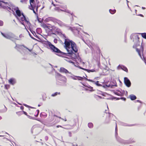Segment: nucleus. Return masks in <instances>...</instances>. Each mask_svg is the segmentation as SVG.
Instances as JSON below:
<instances>
[{"label":"nucleus","instance_id":"f257e3e1","mask_svg":"<svg viewBox=\"0 0 146 146\" xmlns=\"http://www.w3.org/2000/svg\"><path fill=\"white\" fill-rule=\"evenodd\" d=\"M64 48L67 50L68 53L72 54L74 52L76 53L78 51V48L75 43L68 38H65L64 42Z\"/></svg>","mask_w":146,"mask_h":146},{"label":"nucleus","instance_id":"f03ea898","mask_svg":"<svg viewBox=\"0 0 146 146\" xmlns=\"http://www.w3.org/2000/svg\"><path fill=\"white\" fill-rule=\"evenodd\" d=\"M135 40H134L133 41L135 42L136 43H134L133 46V48L135 49L139 55L141 57V53L143 52L144 50L143 48L141 45L140 44L138 36H135Z\"/></svg>","mask_w":146,"mask_h":146},{"label":"nucleus","instance_id":"7ed1b4c3","mask_svg":"<svg viewBox=\"0 0 146 146\" xmlns=\"http://www.w3.org/2000/svg\"><path fill=\"white\" fill-rule=\"evenodd\" d=\"M47 44L52 51L53 52L57 53L59 56L64 55L66 54L65 53L62 52L58 48L56 47L55 46L52 44L50 42H48Z\"/></svg>","mask_w":146,"mask_h":146},{"label":"nucleus","instance_id":"20e7f679","mask_svg":"<svg viewBox=\"0 0 146 146\" xmlns=\"http://www.w3.org/2000/svg\"><path fill=\"white\" fill-rule=\"evenodd\" d=\"M2 35L5 38L13 41L17 39V37L13 33L9 32L4 34L2 32H1Z\"/></svg>","mask_w":146,"mask_h":146},{"label":"nucleus","instance_id":"39448f33","mask_svg":"<svg viewBox=\"0 0 146 146\" xmlns=\"http://www.w3.org/2000/svg\"><path fill=\"white\" fill-rule=\"evenodd\" d=\"M58 117L55 115H52L50 119V122H53L55 123H59L60 121L58 119Z\"/></svg>","mask_w":146,"mask_h":146},{"label":"nucleus","instance_id":"423d86ee","mask_svg":"<svg viewBox=\"0 0 146 146\" xmlns=\"http://www.w3.org/2000/svg\"><path fill=\"white\" fill-rule=\"evenodd\" d=\"M124 82L126 86L129 87L131 85V83L127 77L124 78Z\"/></svg>","mask_w":146,"mask_h":146},{"label":"nucleus","instance_id":"0eeeda50","mask_svg":"<svg viewBox=\"0 0 146 146\" xmlns=\"http://www.w3.org/2000/svg\"><path fill=\"white\" fill-rule=\"evenodd\" d=\"M21 15L22 17H21L20 20L22 21H25L27 23V24L30 23L28 18H27L23 13H22Z\"/></svg>","mask_w":146,"mask_h":146},{"label":"nucleus","instance_id":"6e6552de","mask_svg":"<svg viewBox=\"0 0 146 146\" xmlns=\"http://www.w3.org/2000/svg\"><path fill=\"white\" fill-rule=\"evenodd\" d=\"M59 71L61 73H64L66 74L68 73L71 74L70 72H69L67 69L64 67L60 68Z\"/></svg>","mask_w":146,"mask_h":146},{"label":"nucleus","instance_id":"1a4fd4ad","mask_svg":"<svg viewBox=\"0 0 146 146\" xmlns=\"http://www.w3.org/2000/svg\"><path fill=\"white\" fill-rule=\"evenodd\" d=\"M14 10H16V13L17 16L19 17H20L22 15V13H21V11L17 7L16 9H15Z\"/></svg>","mask_w":146,"mask_h":146},{"label":"nucleus","instance_id":"9d476101","mask_svg":"<svg viewBox=\"0 0 146 146\" xmlns=\"http://www.w3.org/2000/svg\"><path fill=\"white\" fill-rule=\"evenodd\" d=\"M84 78L87 80H88V81H89L90 82H94V84H96L97 86H102V85L101 84H100L99 83V82L98 81H97L96 82H95L93 80H92L88 79L87 78H86V77H84Z\"/></svg>","mask_w":146,"mask_h":146},{"label":"nucleus","instance_id":"9b49d317","mask_svg":"<svg viewBox=\"0 0 146 146\" xmlns=\"http://www.w3.org/2000/svg\"><path fill=\"white\" fill-rule=\"evenodd\" d=\"M9 83L12 85H13L16 83L15 79L14 78H11L9 80Z\"/></svg>","mask_w":146,"mask_h":146},{"label":"nucleus","instance_id":"f8f14e48","mask_svg":"<svg viewBox=\"0 0 146 146\" xmlns=\"http://www.w3.org/2000/svg\"><path fill=\"white\" fill-rule=\"evenodd\" d=\"M30 3V5H29V8H33L35 9L36 7V5L35 3Z\"/></svg>","mask_w":146,"mask_h":146},{"label":"nucleus","instance_id":"ddd939ff","mask_svg":"<svg viewBox=\"0 0 146 146\" xmlns=\"http://www.w3.org/2000/svg\"><path fill=\"white\" fill-rule=\"evenodd\" d=\"M119 67L121 68L124 71H125L127 72H128V70L127 68L125 66H119Z\"/></svg>","mask_w":146,"mask_h":146},{"label":"nucleus","instance_id":"4468645a","mask_svg":"<svg viewBox=\"0 0 146 146\" xmlns=\"http://www.w3.org/2000/svg\"><path fill=\"white\" fill-rule=\"evenodd\" d=\"M130 98L131 100H134L137 98L136 96L133 94L131 95L130 96Z\"/></svg>","mask_w":146,"mask_h":146},{"label":"nucleus","instance_id":"2eb2a0df","mask_svg":"<svg viewBox=\"0 0 146 146\" xmlns=\"http://www.w3.org/2000/svg\"><path fill=\"white\" fill-rule=\"evenodd\" d=\"M87 72H96L98 71V70H95V69H93L92 70H87Z\"/></svg>","mask_w":146,"mask_h":146},{"label":"nucleus","instance_id":"dca6fc26","mask_svg":"<svg viewBox=\"0 0 146 146\" xmlns=\"http://www.w3.org/2000/svg\"><path fill=\"white\" fill-rule=\"evenodd\" d=\"M116 11L115 9H113V10H112L111 9H110L109 10V12L111 14H114L116 12Z\"/></svg>","mask_w":146,"mask_h":146},{"label":"nucleus","instance_id":"f3484780","mask_svg":"<svg viewBox=\"0 0 146 146\" xmlns=\"http://www.w3.org/2000/svg\"><path fill=\"white\" fill-rule=\"evenodd\" d=\"M60 92H55L54 93L52 94L51 95V96H52V97H54V96H56L58 95H60Z\"/></svg>","mask_w":146,"mask_h":146},{"label":"nucleus","instance_id":"a211bd4d","mask_svg":"<svg viewBox=\"0 0 146 146\" xmlns=\"http://www.w3.org/2000/svg\"><path fill=\"white\" fill-rule=\"evenodd\" d=\"M75 77L77 78V80H82L83 79V78L77 76H75Z\"/></svg>","mask_w":146,"mask_h":146},{"label":"nucleus","instance_id":"6ab92c4d","mask_svg":"<svg viewBox=\"0 0 146 146\" xmlns=\"http://www.w3.org/2000/svg\"><path fill=\"white\" fill-rule=\"evenodd\" d=\"M88 126L90 128H92L93 127V125L92 123H89L88 124Z\"/></svg>","mask_w":146,"mask_h":146},{"label":"nucleus","instance_id":"aec40b11","mask_svg":"<svg viewBox=\"0 0 146 146\" xmlns=\"http://www.w3.org/2000/svg\"><path fill=\"white\" fill-rule=\"evenodd\" d=\"M16 114L18 115V116H20L21 115L23 114L22 112V111H19L17 112H16Z\"/></svg>","mask_w":146,"mask_h":146},{"label":"nucleus","instance_id":"412c9836","mask_svg":"<svg viewBox=\"0 0 146 146\" xmlns=\"http://www.w3.org/2000/svg\"><path fill=\"white\" fill-rule=\"evenodd\" d=\"M5 3L7 5H8L10 6V5L8 3H7V2L5 3V2H3V1H0V6H1L2 5V3Z\"/></svg>","mask_w":146,"mask_h":146},{"label":"nucleus","instance_id":"4be33fe9","mask_svg":"<svg viewBox=\"0 0 146 146\" xmlns=\"http://www.w3.org/2000/svg\"><path fill=\"white\" fill-rule=\"evenodd\" d=\"M142 36L146 39V33H143L141 34Z\"/></svg>","mask_w":146,"mask_h":146},{"label":"nucleus","instance_id":"5701e85b","mask_svg":"<svg viewBox=\"0 0 146 146\" xmlns=\"http://www.w3.org/2000/svg\"><path fill=\"white\" fill-rule=\"evenodd\" d=\"M28 0H20V2L22 3H26Z\"/></svg>","mask_w":146,"mask_h":146},{"label":"nucleus","instance_id":"b1692460","mask_svg":"<svg viewBox=\"0 0 146 146\" xmlns=\"http://www.w3.org/2000/svg\"><path fill=\"white\" fill-rule=\"evenodd\" d=\"M5 89H6L7 90L8 88H9V85H5Z\"/></svg>","mask_w":146,"mask_h":146},{"label":"nucleus","instance_id":"393cba45","mask_svg":"<svg viewBox=\"0 0 146 146\" xmlns=\"http://www.w3.org/2000/svg\"><path fill=\"white\" fill-rule=\"evenodd\" d=\"M29 9H30V10H32L33 11V12L35 14H36V13L35 11V9L34 8H29Z\"/></svg>","mask_w":146,"mask_h":146},{"label":"nucleus","instance_id":"a878e982","mask_svg":"<svg viewBox=\"0 0 146 146\" xmlns=\"http://www.w3.org/2000/svg\"><path fill=\"white\" fill-rule=\"evenodd\" d=\"M36 111L37 112V114H36V115H35V116H36V117H37L38 116V114L39 113V110H37Z\"/></svg>","mask_w":146,"mask_h":146},{"label":"nucleus","instance_id":"bb28decb","mask_svg":"<svg viewBox=\"0 0 146 146\" xmlns=\"http://www.w3.org/2000/svg\"><path fill=\"white\" fill-rule=\"evenodd\" d=\"M3 25V22L1 20H0V26H2Z\"/></svg>","mask_w":146,"mask_h":146},{"label":"nucleus","instance_id":"cd10ccee","mask_svg":"<svg viewBox=\"0 0 146 146\" xmlns=\"http://www.w3.org/2000/svg\"><path fill=\"white\" fill-rule=\"evenodd\" d=\"M23 105L25 106L26 107H27L29 108H32V107H31L29 106H28V105L26 104H23Z\"/></svg>","mask_w":146,"mask_h":146},{"label":"nucleus","instance_id":"c85d7f7f","mask_svg":"<svg viewBox=\"0 0 146 146\" xmlns=\"http://www.w3.org/2000/svg\"><path fill=\"white\" fill-rule=\"evenodd\" d=\"M22 113L23 114H25V115H27V113L25 111H22Z\"/></svg>","mask_w":146,"mask_h":146},{"label":"nucleus","instance_id":"c756f323","mask_svg":"<svg viewBox=\"0 0 146 146\" xmlns=\"http://www.w3.org/2000/svg\"><path fill=\"white\" fill-rule=\"evenodd\" d=\"M58 118L62 119V120L64 121H67V120L66 118L63 119V118H62L61 117H58Z\"/></svg>","mask_w":146,"mask_h":146},{"label":"nucleus","instance_id":"7c9ffc66","mask_svg":"<svg viewBox=\"0 0 146 146\" xmlns=\"http://www.w3.org/2000/svg\"><path fill=\"white\" fill-rule=\"evenodd\" d=\"M54 42L55 43H57L58 42V40L56 39H54Z\"/></svg>","mask_w":146,"mask_h":146},{"label":"nucleus","instance_id":"2f4dec72","mask_svg":"<svg viewBox=\"0 0 146 146\" xmlns=\"http://www.w3.org/2000/svg\"><path fill=\"white\" fill-rule=\"evenodd\" d=\"M57 75L59 76H62L61 74H60L59 73H57Z\"/></svg>","mask_w":146,"mask_h":146},{"label":"nucleus","instance_id":"473e14b6","mask_svg":"<svg viewBox=\"0 0 146 146\" xmlns=\"http://www.w3.org/2000/svg\"><path fill=\"white\" fill-rule=\"evenodd\" d=\"M31 31V33L33 35L35 36V35H36L35 33L33 31Z\"/></svg>","mask_w":146,"mask_h":146},{"label":"nucleus","instance_id":"72a5a7b5","mask_svg":"<svg viewBox=\"0 0 146 146\" xmlns=\"http://www.w3.org/2000/svg\"><path fill=\"white\" fill-rule=\"evenodd\" d=\"M35 2V0H29L30 3H34Z\"/></svg>","mask_w":146,"mask_h":146},{"label":"nucleus","instance_id":"f704fd0d","mask_svg":"<svg viewBox=\"0 0 146 146\" xmlns=\"http://www.w3.org/2000/svg\"><path fill=\"white\" fill-rule=\"evenodd\" d=\"M87 87H88V88H90V89H93V87H92L90 86H87Z\"/></svg>","mask_w":146,"mask_h":146},{"label":"nucleus","instance_id":"c9c22d12","mask_svg":"<svg viewBox=\"0 0 146 146\" xmlns=\"http://www.w3.org/2000/svg\"><path fill=\"white\" fill-rule=\"evenodd\" d=\"M24 107L23 106H21L20 107V109L21 110H23L24 109Z\"/></svg>","mask_w":146,"mask_h":146},{"label":"nucleus","instance_id":"e433bc0d","mask_svg":"<svg viewBox=\"0 0 146 146\" xmlns=\"http://www.w3.org/2000/svg\"><path fill=\"white\" fill-rule=\"evenodd\" d=\"M35 8H36V12H37L38 7L37 6Z\"/></svg>","mask_w":146,"mask_h":146},{"label":"nucleus","instance_id":"4c0bfd02","mask_svg":"<svg viewBox=\"0 0 146 146\" xmlns=\"http://www.w3.org/2000/svg\"><path fill=\"white\" fill-rule=\"evenodd\" d=\"M74 80H77V78L75 77V76H74V77L72 78Z\"/></svg>","mask_w":146,"mask_h":146},{"label":"nucleus","instance_id":"58836bf2","mask_svg":"<svg viewBox=\"0 0 146 146\" xmlns=\"http://www.w3.org/2000/svg\"><path fill=\"white\" fill-rule=\"evenodd\" d=\"M94 91V90L93 89H91V90H89V91H90V92H93Z\"/></svg>","mask_w":146,"mask_h":146},{"label":"nucleus","instance_id":"ea45409f","mask_svg":"<svg viewBox=\"0 0 146 146\" xmlns=\"http://www.w3.org/2000/svg\"><path fill=\"white\" fill-rule=\"evenodd\" d=\"M7 8L8 9H9V10H11V8L9 7H8V6H7Z\"/></svg>","mask_w":146,"mask_h":146},{"label":"nucleus","instance_id":"a19ab883","mask_svg":"<svg viewBox=\"0 0 146 146\" xmlns=\"http://www.w3.org/2000/svg\"><path fill=\"white\" fill-rule=\"evenodd\" d=\"M47 26L46 25H43V27L44 28L45 27H47Z\"/></svg>","mask_w":146,"mask_h":146},{"label":"nucleus","instance_id":"79ce46f5","mask_svg":"<svg viewBox=\"0 0 146 146\" xmlns=\"http://www.w3.org/2000/svg\"><path fill=\"white\" fill-rule=\"evenodd\" d=\"M56 127L57 128H58L59 127H62V126H61V125H58L56 126Z\"/></svg>","mask_w":146,"mask_h":146},{"label":"nucleus","instance_id":"37998d69","mask_svg":"<svg viewBox=\"0 0 146 146\" xmlns=\"http://www.w3.org/2000/svg\"><path fill=\"white\" fill-rule=\"evenodd\" d=\"M139 15L141 17H143V15L142 14H140Z\"/></svg>","mask_w":146,"mask_h":146},{"label":"nucleus","instance_id":"c03bdc74","mask_svg":"<svg viewBox=\"0 0 146 146\" xmlns=\"http://www.w3.org/2000/svg\"><path fill=\"white\" fill-rule=\"evenodd\" d=\"M69 135H70V136H71V133L70 132H69Z\"/></svg>","mask_w":146,"mask_h":146},{"label":"nucleus","instance_id":"a18cd8bd","mask_svg":"<svg viewBox=\"0 0 146 146\" xmlns=\"http://www.w3.org/2000/svg\"><path fill=\"white\" fill-rule=\"evenodd\" d=\"M142 9H145V7H142Z\"/></svg>","mask_w":146,"mask_h":146},{"label":"nucleus","instance_id":"49530a36","mask_svg":"<svg viewBox=\"0 0 146 146\" xmlns=\"http://www.w3.org/2000/svg\"><path fill=\"white\" fill-rule=\"evenodd\" d=\"M117 129V126H116V128H115V130H116Z\"/></svg>","mask_w":146,"mask_h":146},{"label":"nucleus","instance_id":"de8ad7c7","mask_svg":"<svg viewBox=\"0 0 146 146\" xmlns=\"http://www.w3.org/2000/svg\"><path fill=\"white\" fill-rule=\"evenodd\" d=\"M2 119L1 117L0 116V120L1 119Z\"/></svg>","mask_w":146,"mask_h":146},{"label":"nucleus","instance_id":"09e8293b","mask_svg":"<svg viewBox=\"0 0 146 146\" xmlns=\"http://www.w3.org/2000/svg\"><path fill=\"white\" fill-rule=\"evenodd\" d=\"M98 50H99V52H100V49H99V48H98Z\"/></svg>","mask_w":146,"mask_h":146},{"label":"nucleus","instance_id":"8fccbe9b","mask_svg":"<svg viewBox=\"0 0 146 146\" xmlns=\"http://www.w3.org/2000/svg\"><path fill=\"white\" fill-rule=\"evenodd\" d=\"M40 106V105L38 104V106L39 107V106Z\"/></svg>","mask_w":146,"mask_h":146},{"label":"nucleus","instance_id":"3c124183","mask_svg":"<svg viewBox=\"0 0 146 146\" xmlns=\"http://www.w3.org/2000/svg\"><path fill=\"white\" fill-rule=\"evenodd\" d=\"M72 14L73 13H72L71 14L72 15Z\"/></svg>","mask_w":146,"mask_h":146},{"label":"nucleus","instance_id":"603ef678","mask_svg":"<svg viewBox=\"0 0 146 146\" xmlns=\"http://www.w3.org/2000/svg\"><path fill=\"white\" fill-rule=\"evenodd\" d=\"M22 24L23 25V23H22Z\"/></svg>","mask_w":146,"mask_h":146}]
</instances>
